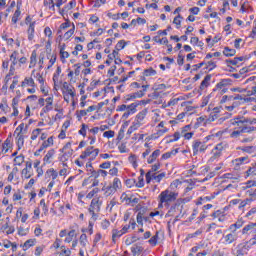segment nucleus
<instances>
[{"label": "nucleus", "instance_id": "7c9ffc66", "mask_svg": "<svg viewBox=\"0 0 256 256\" xmlns=\"http://www.w3.org/2000/svg\"><path fill=\"white\" fill-rule=\"evenodd\" d=\"M19 168L14 167L11 171V173L8 175V181L9 183H11L13 181V179H19Z\"/></svg>", "mask_w": 256, "mask_h": 256}, {"label": "nucleus", "instance_id": "4468645a", "mask_svg": "<svg viewBox=\"0 0 256 256\" xmlns=\"http://www.w3.org/2000/svg\"><path fill=\"white\" fill-rule=\"evenodd\" d=\"M44 102L46 105L41 110V116L45 115V113H49V111H53V97L46 98Z\"/></svg>", "mask_w": 256, "mask_h": 256}, {"label": "nucleus", "instance_id": "052dcab7", "mask_svg": "<svg viewBox=\"0 0 256 256\" xmlns=\"http://www.w3.org/2000/svg\"><path fill=\"white\" fill-rule=\"evenodd\" d=\"M47 59H50L47 69H51L53 65H55V62L57 61V56L56 55H52L51 57L47 56Z\"/></svg>", "mask_w": 256, "mask_h": 256}, {"label": "nucleus", "instance_id": "f03ea898", "mask_svg": "<svg viewBox=\"0 0 256 256\" xmlns=\"http://www.w3.org/2000/svg\"><path fill=\"white\" fill-rule=\"evenodd\" d=\"M177 197H179V193L173 192L169 189H166L162 191L159 196V204L158 207L159 209H162V207H169L173 201H177Z\"/></svg>", "mask_w": 256, "mask_h": 256}, {"label": "nucleus", "instance_id": "2eb2a0df", "mask_svg": "<svg viewBox=\"0 0 256 256\" xmlns=\"http://www.w3.org/2000/svg\"><path fill=\"white\" fill-rule=\"evenodd\" d=\"M211 217H213V219H218L220 223L227 221V215L225 214L224 211L221 210L214 211Z\"/></svg>", "mask_w": 256, "mask_h": 256}, {"label": "nucleus", "instance_id": "0e129e2a", "mask_svg": "<svg viewBox=\"0 0 256 256\" xmlns=\"http://www.w3.org/2000/svg\"><path fill=\"white\" fill-rule=\"evenodd\" d=\"M28 233H29V228H23V227L18 228V235H20L21 237H25V235H28Z\"/></svg>", "mask_w": 256, "mask_h": 256}, {"label": "nucleus", "instance_id": "7ed1b4c3", "mask_svg": "<svg viewBox=\"0 0 256 256\" xmlns=\"http://www.w3.org/2000/svg\"><path fill=\"white\" fill-rule=\"evenodd\" d=\"M185 200L183 198L177 199L176 202L170 207L166 216L167 217H175V221H179V219H183L185 216V212H183V204Z\"/></svg>", "mask_w": 256, "mask_h": 256}, {"label": "nucleus", "instance_id": "e433bc0d", "mask_svg": "<svg viewBox=\"0 0 256 256\" xmlns=\"http://www.w3.org/2000/svg\"><path fill=\"white\" fill-rule=\"evenodd\" d=\"M33 170H28L26 168L22 169L21 171V175H22V179H31V177H33Z\"/></svg>", "mask_w": 256, "mask_h": 256}, {"label": "nucleus", "instance_id": "b1692460", "mask_svg": "<svg viewBox=\"0 0 256 256\" xmlns=\"http://www.w3.org/2000/svg\"><path fill=\"white\" fill-rule=\"evenodd\" d=\"M236 149L237 151L248 153V155H253V153H255V148L253 146H239Z\"/></svg>", "mask_w": 256, "mask_h": 256}, {"label": "nucleus", "instance_id": "864d4df0", "mask_svg": "<svg viewBox=\"0 0 256 256\" xmlns=\"http://www.w3.org/2000/svg\"><path fill=\"white\" fill-rule=\"evenodd\" d=\"M181 19H183V17L181 16V14H178L173 20V23L174 25H176L177 29H181Z\"/></svg>", "mask_w": 256, "mask_h": 256}, {"label": "nucleus", "instance_id": "a878e982", "mask_svg": "<svg viewBox=\"0 0 256 256\" xmlns=\"http://www.w3.org/2000/svg\"><path fill=\"white\" fill-rule=\"evenodd\" d=\"M19 17H21V3L17 2V10L13 14L12 23L16 24L19 21Z\"/></svg>", "mask_w": 256, "mask_h": 256}, {"label": "nucleus", "instance_id": "f8f14e48", "mask_svg": "<svg viewBox=\"0 0 256 256\" xmlns=\"http://www.w3.org/2000/svg\"><path fill=\"white\" fill-rule=\"evenodd\" d=\"M247 163H249L248 156H244V157H240L232 160V165L235 171H239V169H241V165H247Z\"/></svg>", "mask_w": 256, "mask_h": 256}, {"label": "nucleus", "instance_id": "4d7b16f0", "mask_svg": "<svg viewBox=\"0 0 256 256\" xmlns=\"http://www.w3.org/2000/svg\"><path fill=\"white\" fill-rule=\"evenodd\" d=\"M256 175V164L252 167H250L247 171H246V177H253Z\"/></svg>", "mask_w": 256, "mask_h": 256}, {"label": "nucleus", "instance_id": "a19ab883", "mask_svg": "<svg viewBox=\"0 0 256 256\" xmlns=\"http://www.w3.org/2000/svg\"><path fill=\"white\" fill-rule=\"evenodd\" d=\"M116 205H119V202H117V200H115L114 198L107 204V211H109V213H113V207H115Z\"/></svg>", "mask_w": 256, "mask_h": 256}, {"label": "nucleus", "instance_id": "4be33fe9", "mask_svg": "<svg viewBox=\"0 0 256 256\" xmlns=\"http://www.w3.org/2000/svg\"><path fill=\"white\" fill-rule=\"evenodd\" d=\"M143 251H145V248H143V246L139 245V244H134L131 247V252L134 256H139L141 255V253H143Z\"/></svg>", "mask_w": 256, "mask_h": 256}, {"label": "nucleus", "instance_id": "dca6fc26", "mask_svg": "<svg viewBox=\"0 0 256 256\" xmlns=\"http://www.w3.org/2000/svg\"><path fill=\"white\" fill-rule=\"evenodd\" d=\"M157 75V71L153 68H148L143 71V75L139 76L138 81H146L145 77H154Z\"/></svg>", "mask_w": 256, "mask_h": 256}, {"label": "nucleus", "instance_id": "5701e85b", "mask_svg": "<svg viewBox=\"0 0 256 256\" xmlns=\"http://www.w3.org/2000/svg\"><path fill=\"white\" fill-rule=\"evenodd\" d=\"M79 243L82 249H87V247L89 246V240L87 239V234L83 233L82 235H80Z\"/></svg>", "mask_w": 256, "mask_h": 256}, {"label": "nucleus", "instance_id": "412c9836", "mask_svg": "<svg viewBox=\"0 0 256 256\" xmlns=\"http://www.w3.org/2000/svg\"><path fill=\"white\" fill-rule=\"evenodd\" d=\"M161 155V150L156 149L147 159V164L151 165L152 163H155L157 161V157Z\"/></svg>", "mask_w": 256, "mask_h": 256}, {"label": "nucleus", "instance_id": "a211bd4d", "mask_svg": "<svg viewBox=\"0 0 256 256\" xmlns=\"http://www.w3.org/2000/svg\"><path fill=\"white\" fill-rule=\"evenodd\" d=\"M209 85H211V74L206 75L203 81L201 82L199 87L200 91H205V89H207Z\"/></svg>", "mask_w": 256, "mask_h": 256}, {"label": "nucleus", "instance_id": "79ce46f5", "mask_svg": "<svg viewBox=\"0 0 256 256\" xmlns=\"http://www.w3.org/2000/svg\"><path fill=\"white\" fill-rule=\"evenodd\" d=\"M176 153H178L177 149H174L170 152H166L161 156L162 160H167V159H171V157H173V155H175Z\"/></svg>", "mask_w": 256, "mask_h": 256}, {"label": "nucleus", "instance_id": "49530a36", "mask_svg": "<svg viewBox=\"0 0 256 256\" xmlns=\"http://www.w3.org/2000/svg\"><path fill=\"white\" fill-rule=\"evenodd\" d=\"M205 69H208L209 71H213V69H215L217 67L216 62H214L213 60L205 62Z\"/></svg>", "mask_w": 256, "mask_h": 256}, {"label": "nucleus", "instance_id": "c756f323", "mask_svg": "<svg viewBox=\"0 0 256 256\" xmlns=\"http://www.w3.org/2000/svg\"><path fill=\"white\" fill-rule=\"evenodd\" d=\"M243 219H239L236 223L229 226V231H234L237 233V229H241L243 227Z\"/></svg>", "mask_w": 256, "mask_h": 256}, {"label": "nucleus", "instance_id": "69168bd1", "mask_svg": "<svg viewBox=\"0 0 256 256\" xmlns=\"http://www.w3.org/2000/svg\"><path fill=\"white\" fill-rule=\"evenodd\" d=\"M142 125H143V122H140L139 120L135 119L131 125V128L137 131V129H139V127H141Z\"/></svg>", "mask_w": 256, "mask_h": 256}, {"label": "nucleus", "instance_id": "680f3d73", "mask_svg": "<svg viewBox=\"0 0 256 256\" xmlns=\"http://www.w3.org/2000/svg\"><path fill=\"white\" fill-rule=\"evenodd\" d=\"M87 113H88L87 110L76 111L78 121H81V119H83V117H86Z\"/></svg>", "mask_w": 256, "mask_h": 256}, {"label": "nucleus", "instance_id": "6ab92c4d", "mask_svg": "<svg viewBox=\"0 0 256 256\" xmlns=\"http://www.w3.org/2000/svg\"><path fill=\"white\" fill-rule=\"evenodd\" d=\"M21 87H37V84H35V80L33 79V76H31L26 77L24 81H22Z\"/></svg>", "mask_w": 256, "mask_h": 256}, {"label": "nucleus", "instance_id": "4c0bfd02", "mask_svg": "<svg viewBox=\"0 0 256 256\" xmlns=\"http://www.w3.org/2000/svg\"><path fill=\"white\" fill-rule=\"evenodd\" d=\"M235 53H237V50L231 49L229 47H225L223 51V55H225V57H233Z\"/></svg>", "mask_w": 256, "mask_h": 256}, {"label": "nucleus", "instance_id": "8fccbe9b", "mask_svg": "<svg viewBox=\"0 0 256 256\" xmlns=\"http://www.w3.org/2000/svg\"><path fill=\"white\" fill-rule=\"evenodd\" d=\"M247 253V248L245 246H238L236 250V256H243Z\"/></svg>", "mask_w": 256, "mask_h": 256}, {"label": "nucleus", "instance_id": "aec40b11", "mask_svg": "<svg viewBox=\"0 0 256 256\" xmlns=\"http://www.w3.org/2000/svg\"><path fill=\"white\" fill-rule=\"evenodd\" d=\"M63 89L64 91H66L68 93V95H70V97H72V99H74L75 97V88L73 86H71V84H68L67 82L63 83Z\"/></svg>", "mask_w": 256, "mask_h": 256}, {"label": "nucleus", "instance_id": "c85d7f7f", "mask_svg": "<svg viewBox=\"0 0 256 256\" xmlns=\"http://www.w3.org/2000/svg\"><path fill=\"white\" fill-rule=\"evenodd\" d=\"M37 243L36 239H29L23 245H21L23 251H27V249H31Z\"/></svg>", "mask_w": 256, "mask_h": 256}, {"label": "nucleus", "instance_id": "3c124183", "mask_svg": "<svg viewBox=\"0 0 256 256\" xmlns=\"http://www.w3.org/2000/svg\"><path fill=\"white\" fill-rule=\"evenodd\" d=\"M60 255L61 256H71V249L66 248L65 246L60 247Z\"/></svg>", "mask_w": 256, "mask_h": 256}, {"label": "nucleus", "instance_id": "2f4dec72", "mask_svg": "<svg viewBox=\"0 0 256 256\" xmlns=\"http://www.w3.org/2000/svg\"><path fill=\"white\" fill-rule=\"evenodd\" d=\"M245 61L244 57H235L234 59H227L226 63L227 65H239V63Z\"/></svg>", "mask_w": 256, "mask_h": 256}, {"label": "nucleus", "instance_id": "774afa93", "mask_svg": "<svg viewBox=\"0 0 256 256\" xmlns=\"http://www.w3.org/2000/svg\"><path fill=\"white\" fill-rule=\"evenodd\" d=\"M42 144H44V147H51L53 145V137H49L46 141H44Z\"/></svg>", "mask_w": 256, "mask_h": 256}, {"label": "nucleus", "instance_id": "6e6d98bb", "mask_svg": "<svg viewBox=\"0 0 256 256\" xmlns=\"http://www.w3.org/2000/svg\"><path fill=\"white\" fill-rule=\"evenodd\" d=\"M159 239V232H156L154 236H152L148 242L152 245V247H155L157 245V240Z\"/></svg>", "mask_w": 256, "mask_h": 256}, {"label": "nucleus", "instance_id": "72a5a7b5", "mask_svg": "<svg viewBox=\"0 0 256 256\" xmlns=\"http://www.w3.org/2000/svg\"><path fill=\"white\" fill-rule=\"evenodd\" d=\"M35 65H37V51L33 50L32 54L30 56V65H29V69H33V67H35Z\"/></svg>", "mask_w": 256, "mask_h": 256}, {"label": "nucleus", "instance_id": "a18cd8bd", "mask_svg": "<svg viewBox=\"0 0 256 256\" xmlns=\"http://www.w3.org/2000/svg\"><path fill=\"white\" fill-rule=\"evenodd\" d=\"M153 41H155V43H160V45H167L169 43L167 37L161 39L159 38V36H155L153 38Z\"/></svg>", "mask_w": 256, "mask_h": 256}, {"label": "nucleus", "instance_id": "bb28decb", "mask_svg": "<svg viewBox=\"0 0 256 256\" xmlns=\"http://www.w3.org/2000/svg\"><path fill=\"white\" fill-rule=\"evenodd\" d=\"M27 33H28V40L33 41L35 37V22H32L29 24Z\"/></svg>", "mask_w": 256, "mask_h": 256}, {"label": "nucleus", "instance_id": "13d9d810", "mask_svg": "<svg viewBox=\"0 0 256 256\" xmlns=\"http://www.w3.org/2000/svg\"><path fill=\"white\" fill-rule=\"evenodd\" d=\"M208 201H211V197L209 196L200 197L197 200L196 205H203V203H207Z\"/></svg>", "mask_w": 256, "mask_h": 256}, {"label": "nucleus", "instance_id": "ddd939ff", "mask_svg": "<svg viewBox=\"0 0 256 256\" xmlns=\"http://www.w3.org/2000/svg\"><path fill=\"white\" fill-rule=\"evenodd\" d=\"M239 239V234L235 231H230L229 234L224 236V245H231L232 243H235Z\"/></svg>", "mask_w": 256, "mask_h": 256}, {"label": "nucleus", "instance_id": "37998d69", "mask_svg": "<svg viewBox=\"0 0 256 256\" xmlns=\"http://www.w3.org/2000/svg\"><path fill=\"white\" fill-rule=\"evenodd\" d=\"M120 199L125 205H131V196L127 195V193H122Z\"/></svg>", "mask_w": 256, "mask_h": 256}, {"label": "nucleus", "instance_id": "09e8293b", "mask_svg": "<svg viewBox=\"0 0 256 256\" xmlns=\"http://www.w3.org/2000/svg\"><path fill=\"white\" fill-rule=\"evenodd\" d=\"M46 175H48V177H52L53 181H55V178L58 177L59 173H57L55 169L50 168L46 171Z\"/></svg>", "mask_w": 256, "mask_h": 256}, {"label": "nucleus", "instance_id": "f3484780", "mask_svg": "<svg viewBox=\"0 0 256 256\" xmlns=\"http://www.w3.org/2000/svg\"><path fill=\"white\" fill-rule=\"evenodd\" d=\"M251 233L256 234V222L249 223L242 229V235H251Z\"/></svg>", "mask_w": 256, "mask_h": 256}, {"label": "nucleus", "instance_id": "1a4fd4ad", "mask_svg": "<svg viewBox=\"0 0 256 256\" xmlns=\"http://www.w3.org/2000/svg\"><path fill=\"white\" fill-rule=\"evenodd\" d=\"M141 104L145 105V101L142 100L140 102H134V103L128 105L127 110L122 115V119H129L130 115L137 113V107H139V105H141Z\"/></svg>", "mask_w": 256, "mask_h": 256}, {"label": "nucleus", "instance_id": "9d476101", "mask_svg": "<svg viewBox=\"0 0 256 256\" xmlns=\"http://www.w3.org/2000/svg\"><path fill=\"white\" fill-rule=\"evenodd\" d=\"M230 85H233V81L231 80V78L222 79L216 84L214 91H221V93H227V87H229Z\"/></svg>", "mask_w": 256, "mask_h": 256}, {"label": "nucleus", "instance_id": "9b49d317", "mask_svg": "<svg viewBox=\"0 0 256 256\" xmlns=\"http://www.w3.org/2000/svg\"><path fill=\"white\" fill-rule=\"evenodd\" d=\"M207 144L205 142H201L196 140L192 144L193 155H198L199 153H205L207 151Z\"/></svg>", "mask_w": 256, "mask_h": 256}, {"label": "nucleus", "instance_id": "0eeeda50", "mask_svg": "<svg viewBox=\"0 0 256 256\" xmlns=\"http://www.w3.org/2000/svg\"><path fill=\"white\" fill-rule=\"evenodd\" d=\"M226 147L227 145L224 143L217 144L211 152L210 163L217 161L223 155V151H225Z\"/></svg>", "mask_w": 256, "mask_h": 256}, {"label": "nucleus", "instance_id": "58836bf2", "mask_svg": "<svg viewBox=\"0 0 256 256\" xmlns=\"http://www.w3.org/2000/svg\"><path fill=\"white\" fill-rule=\"evenodd\" d=\"M74 33H75V24L72 23V28L70 30H68L67 32H65L63 37L67 41V40L71 39V37H73Z\"/></svg>", "mask_w": 256, "mask_h": 256}, {"label": "nucleus", "instance_id": "ea45409f", "mask_svg": "<svg viewBox=\"0 0 256 256\" xmlns=\"http://www.w3.org/2000/svg\"><path fill=\"white\" fill-rule=\"evenodd\" d=\"M23 163H25V156H23L22 154L14 158V165H18L19 167H21Z\"/></svg>", "mask_w": 256, "mask_h": 256}, {"label": "nucleus", "instance_id": "f257e3e1", "mask_svg": "<svg viewBox=\"0 0 256 256\" xmlns=\"http://www.w3.org/2000/svg\"><path fill=\"white\" fill-rule=\"evenodd\" d=\"M231 125H234L235 129L231 132V139H239L241 135H245L247 133L249 136H244L240 143H253L255 141L256 133V118H248L244 116H238L231 120Z\"/></svg>", "mask_w": 256, "mask_h": 256}, {"label": "nucleus", "instance_id": "603ef678", "mask_svg": "<svg viewBox=\"0 0 256 256\" xmlns=\"http://www.w3.org/2000/svg\"><path fill=\"white\" fill-rule=\"evenodd\" d=\"M59 75H61V66H58V67H57L56 72H55L54 75H53V82H54V85H56L57 82L59 81Z\"/></svg>", "mask_w": 256, "mask_h": 256}, {"label": "nucleus", "instance_id": "bf43d9fd", "mask_svg": "<svg viewBox=\"0 0 256 256\" xmlns=\"http://www.w3.org/2000/svg\"><path fill=\"white\" fill-rule=\"evenodd\" d=\"M41 131H42L41 128L34 129L32 131L31 140L35 141V139H37L39 137V135H41Z\"/></svg>", "mask_w": 256, "mask_h": 256}, {"label": "nucleus", "instance_id": "c03bdc74", "mask_svg": "<svg viewBox=\"0 0 256 256\" xmlns=\"http://www.w3.org/2000/svg\"><path fill=\"white\" fill-rule=\"evenodd\" d=\"M165 172H162L158 175L153 174L152 179L155 181V183H161V180L165 179Z\"/></svg>", "mask_w": 256, "mask_h": 256}, {"label": "nucleus", "instance_id": "423d86ee", "mask_svg": "<svg viewBox=\"0 0 256 256\" xmlns=\"http://www.w3.org/2000/svg\"><path fill=\"white\" fill-rule=\"evenodd\" d=\"M121 188V180L119 178H114L113 183L109 186H104L102 191L104 192L105 197H111V195H115L117 190Z\"/></svg>", "mask_w": 256, "mask_h": 256}, {"label": "nucleus", "instance_id": "393cba45", "mask_svg": "<svg viewBox=\"0 0 256 256\" xmlns=\"http://www.w3.org/2000/svg\"><path fill=\"white\" fill-rule=\"evenodd\" d=\"M143 97V91H138L133 94H128L125 96V101H133V99H141Z\"/></svg>", "mask_w": 256, "mask_h": 256}, {"label": "nucleus", "instance_id": "20e7f679", "mask_svg": "<svg viewBox=\"0 0 256 256\" xmlns=\"http://www.w3.org/2000/svg\"><path fill=\"white\" fill-rule=\"evenodd\" d=\"M101 205H103V200L99 197H95L91 200L90 206L88 208L89 214L91 215L90 220L95 223L99 219V213L101 212Z\"/></svg>", "mask_w": 256, "mask_h": 256}, {"label": "nucleus", "instance_id": "473e14b6", "mask_svg": "<svg viewBox=\"0 0 256 256\" xmlns=\"http://www.w3.org/2000/svg\"><path fill=\"white\" fill-rule=\"evenodd\" d=\"M122 235H125L123 233V230L113 229L112 230V241H113V243H117V239H119V237H121Z\"/></svg>", "mask_w": 256, "mask_h": 256}, {"label": "nucleus", "instance_id": "f704fd0d", "mask_svg": "<svg viewBox=\"0 0 256 256\" xmlns=\"http://www.w3.org/2000/svg\"><path fill=\"white\" fill-rule=\"evenodd\" d=\"M54 155H55V150L54 149L49 150L43 158L44 163L50 164L51 159H53Z\"/></svg>", "mask_w": 256, "mask_h": 256}, {"label": "nucleus", "instance_id": "5fc2aeb1", "mask_svg": "<svg viewBox=\"0 0 256 256\" xmlns=\"http://www.w3.org/2000/svg\"><path fill=\"white\" fill-rule=\"evenodd\" d=\"M76 5L77 2L75 0H72L62 9V11H71V9H73Z\"/></svg>", "mask_w": 256, "mask_h": 256}, {"label": "nucleus", "instance_id": "cd10ccee", "mask_svg": "<svg viewBox=\"0 0 256 256\" xmlns=\"http://www.w3.org/2000/svg\"><path fill=\"white\" fill-rule=\"evenodd\" d=\"M35 69L31 72V77H34V79H36V81H38V83H40V85H45V79L43 78V74H41L40 72L35 73Z\"/></svg>", "mask_w": 256, "mask_h": 256}, {"label": "nucleus", "instance_id": "c9c22d12", "mask_svg": "<svg viewBox=\"0 0 256 256\" xmlns=\"http://www.w3.org/2000/svg\"><path fill=\"white\" fill-rule=\"evenodd\" d=\"M147 113V109H143L142 111H140L135 117L136 121H140L141 123H143L145 117H147Z\"/></svg>", "mask_w": 256, "mask_h": 256}, {"label": "nucleus", "instance_id": "338daca9", "mask_svg": "<svg viewBox=\"0 0 256 256\" xmlns=\"http://www.w3.org/2000/svg\"><path fill=\"white\" fill-rule=\"evenodd\" d=\"M189 131H191V125H186L182 127L180 131L181 137H183V135H185L186 133H189Z\"/></svg>", "mask_w": 256, "mask_h": 256}, {"label": "nucleus", "instance_id": "6e6552de", "mask_svg": "<svg viewBox=\"0 0 256 256\" xmlns=\"http://www.w3.org/2000/svg\"><path fill=\"white\" fill-rule=\"evenodd\" d=\"M97 155H99V149H94L93 146H89L84 152H82L79 159H87V157H89V161H95V159H97Z\"/></svg>", "mask_w": 256, "mask_h": 256}, {"label": "nucleus", "instance_id": "39448f33", "mask_svg": "<svg viewBox=\"0 0 256 256\" xmlns=\"http://www.w3.org/2000/svg\"><path fill=\"white\" fill-rule=\"evenodd\" d=\"M25 133H27L25 123H21L14 132V135H16V144L18 149H21L25 145Z\"/></svg>", "mask_w": 256, "mask_h": 256}, {"label": "nucleus", "instance_id": "e2e57ef3", "mask_svg": "<svg viewBox=\"0 0 256 256\" xmlns=\"http://www.w3.org/2000/svg\"><path fill=\"white\" fill-rule=\"evenodd\" d=\"M256 216V207L252 208L249 212L246 213L247 219L253 220Z\"/></svg>", "mask_w": 256, "mask_h": 256}, {"label": "nucleus", "instance_id": "de8ad7c7", "mask_svg": "<svg viewBox=\"0 0 256 256\" xmlns=\"http://www.w3.org/2000/svg\"><path fill=\"white\" fill-rule=\"evenodd\" d=\"M17 59H19V52L14 51L10 55V61H12V65H17V63L19 62V61H17Z\"/></svg>", "mask_w": 256, "mask_h": 256}]
</instances>
